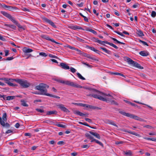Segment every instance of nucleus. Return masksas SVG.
Returning <instances> with one entry per match:
<instances>
[{"instance_id": "nucleus-3", "label": "nucleus", "mask_w": 156, "mask_h": 156, "mask_svg": "<svg viewBox=\"0 0 156 156\" xmlns=\"http://www.w3.org/2000/svg\"><path fill=\"white\" fill-rule=\"evenodd\" d=\"M119 113L123 115L134 119L136 120L139 121H144V120L143 119L135 115L129 113H126L123 111H119Z\"/></svg>"}, {"instance_id": "nucleus-46", "label": "nucleus", "mask_w": 156, "mask_h": 156, "mask_svg": "<svg viewBox=\"0 0 156 156\" xmlns=\"http://www.w3.org/2000/svg\"><path fill=\"white\" fill-rule=\"evenodd\" d=\"M76 39L77 41H79L81 42H83V43L85 41L84 40H83L80 38L79 37H76Z\"/></svg>"}, {"instance_id": "nucleus-57", "label": "nucleus", "mask_w": 156, "mask_h": 156, "mask_svg": "<svg viewBox=\"0 0 156 156\" xmlns=\"http://www.w3.org/2000/svg\"><path fill=\"white\" fill-rule=\"evenodd\" d=\"M70 71L73 73H74L76 71V70L74 68L71 67L70 68Z\"/></svg>"}, {"instance_id": "nucleus-6", "label": "nucleus", "mask_w": 156, "mask_h": 156, "mask_svg": "<svg viewBox=\"0 0 156 156\" xmlns=\"http://www.w3.org/2000/svg\"><path fill=\"white\" fill-rule=\"evenodd\" d=\"M1 13L4 16L8 18L13 23H15L16 20L12 17L10 14L5 11H2L1 12Z\"/></svg>"}, {"instance_id": "nucleus-42", "label": "nucleus", "mask_w": 156, "mask_h": 156, "mask_svg": "<svg viewBox=\"0 0 156 156\" xmlns=\"http://www.w3.org/2000/svg\"><path fill=\"white\" fill-rule=\"evenodd\" d=\"M109 124L112 125H113V126L116 127L117 128L118 127V126L114 122H113V121H112V120H111Z\"/></svg>"}, {"instance_id": "nucleus-16", "label": "nucleus", "mask_w": 156, "mask_h": 156, "mask_svg": "<svg viewBox=\"0 0 156 156\" xmlns=\"http://www.w3.org/2000/svg\"><path fill=\"white\" fill-rule=\"evenodd\" d=\"M0 123L1 125L3 126H5L6 127L8 128H9L10 127V125L9 123L6 122L5 124L4 121L2 120L1 117H0Z\"/></svg>"}, {"instance_id": "nucleus-7", "label": "nucleus", "mask_w": 156, "mask_h": 156, "mask_svg": "<svg viewBox=\"0 0 156 156\" xmlns=\"http://www.w3.org/2000/svg\"><path fill=\"white\" fill-rule=\"evenodd\" d=\"M90 90H92L93 92H94L96 93L97 94H98V95H100L101 96V95H102L103 96H109L110 97L111 95H110L109 94H105V93H104L102 92H100V91H98V90L94 89H92V88H89V89Z\"/></svg>"}, {"instance_id": "nucleus-61", "label": "nucleus", "mask_w": 156, "mask_h": 156, "mask_svg": "<svg viewBox=\"0 0 156 156\" xmlns=\"http://www.w3.org/2000/svg\"><path fill=\"white\" fill-rule=\"evenodd\" d=\"M65 47L69 48H70L72 50L73 49V47L71 46L68 44H66V45L65 46Z\"/></svg>"}, {"instance_id": "nucleus-13", "label": "nucleus", "mask_w": 156, "mask_h": 156, "mask_svg": "<svg viewBox=\"0 0 156 156\" xmlns=\"http://www.w3.org/2000/svg\"><path fill=\"white\" fill-rule=\"evenodd\" d=\"M58 66L61 67L62 69H68L70 68L69 66L64 63H61Z\"/></svg>"}, {"instance_id": "nucleus-12", "label": "nucleus", "mask_w": 156, "mask_h": 156, "mask_svg": "<svg viewBox=\"0 0 156 156\" xmlns=\"http://www.w3.org/2000/svg\"><path fill=\"white\" fill-rule=\"evenodd\" d=\"M121 131L122 132H124L128 133L130 134L134 135L136 136H139V137L140 136V135L139 134L135 132L128 131L127 130H126L125 129H122Z\"/></svg>"}, {"instance_id": "nucleus-44", "label": "nucleus", "mask_w": 156, "mask_h": 156, "mask_svg": "<svg viewBox=\"0 0 156 156\" xmlns=\"http://www.w3.org/2000/svg\"><path fill=\"white\" fill-rule=\"evenodd\" d=\"M48 96H50L51 97L55 98H57L59 99L60 98V97L57 96L55 95H53L51 94H48Z\"/></svg>"}, {"instance_id": "nucleus-25", "label": "nucleus", "mask_w": 156, "mask_h": 156, "mask_svg": "<svg viewBox=\"0 0 156 156\" xmlns=\"http://www.w3.org/2000/svg\"><path fill=\"white\" fill-rule=\"evenodd\" d=\"M8 10L11 11H13L15 10H16L18 9V8L17 7H12L11 6H8Z\"/></svg>"}, {"instance_id": "nucleus-41", "label": "nucleus", "mask_w": 156, "mask_h": 156, "mask_svg": "<svg viewBox=\"0 0 156 156\" xmlns=\"http://www.w3.org/2000/svg\"><path fill=\"white\" fill-rule=\"evenodd\" d=\"M112 74H114V75H119V76H122L124 77H125V76L123 74H122L121 73H112Z\"/></svg>"}, {"instance_id": "nucleus-64", "label": "nucleus", "mask_w": 156, "mask_h": 156, "mask_svg": "<svg viewBox=\"0 0 156 156\" xmlns=\"http://www.w3.org/2000/svg\"><path fill=\"white\" fill-rule=\"evenodd\" d=\"M81 147L83 148H88L89 147V146H88L87 145H84L83 146H82Z\"/></svg>"}, {"instance_id": "nucleus-54", "label": "nucleus", "mask_w": 156, "mask_h": 156, "mask_svg": "<svg viewBox=\"0 0 156 156\" xmlns=\"http://www.w3.org/2000/svg\"><path fill=\"white\" fill-rule=\"evenodd\" d=\"M73 104L76 105H79L83 107V106H84L83 105V104L82 103H73Z\"/></svg>"}, {"instance_id": "nucleus-11", "label": "nucleus", "mask_w": 156, "mask_h": 156, "mask_svg": "<svg viewBox=\"0 0 156 156\" xmlns=\"http://www.w3.org/2000/svg\"><path fill=\"white\" fill-rule=\"evenodd\" d=\"M15 23H15L16 26L18 27V30L20 31H22V30H25V26H21L20 24H19L17 21L16 20Z\"/></svg>"}, {"instance_id": "nucleus-8", "label": "nucleus", "mask_w": 156, "mask_h": 156, "mask_svg": "<svg viewBox=\"0 0 156 156\" xmlns=\"http://www.w3.org/2000/svg\"><path fill=\"white\" fill-rule=\"evenodd\" d=\"M56 106L59 108H60L62 111L66 112H69V111L64 106L63 104H57Z\"/></svg>"}, {"instance_id": "nucleus-24", "label": "nucleus", "mask_w": 156, "mask_h": 156, "mask_svg": "<svg viewBox=\"0 0 156 156\" xmlns=\"http://www.w3.org/2000/svg\"><path fill=\"white\" fill-rule=\"evenodd\" d=\"M16 97H20V96H8L6 97V100H7L9 101L10 100H12L13 99H14Z\"/></svg>"}, {"instance_id": "nucleus-47", "label": "nucleus", "mask_w": 156, "mask_h": 156, "mask_svg": "<svg viewBox=\"0 0 156 156\" xmlns=\"http://www.w3.org/2000/svg\"><path fill=\"white\" fill-rule=\"evenodd\" d=\"M114 32L116 33L117 34H118L120 35V36L123 37H125V36L121 32H120L119 31H114Z\"/></svg>"}, {"instance_id": "nucleus-52", "label": "nucleus", "mask_w": 156, "mask_h": 156, "mask_svg": "<svg viewBox=\"0 0 156 156\" xmlns=\"http://www.w3.org/2000/svg\"><path fill=\"white\" fill-rule=\"evenodd\" d=\"M95 142L98 144L100 145V146H102V147H103V144L101 142L99 141L98 140H97Z\"/></svg>"}, {"instance_id": "nucleus-60", "label": "nucleus", "mask_w": 156, "mask_h": 156, "mask_svg": "<svg viewBox=\"0 0 156 156\" xmlns=\"http://www.w3.org/2000/svg\"><path fill=\"white\" fill-rule=\"evenodd\" d=\"M144 127L148 128V129H151V128H153V127L149 125H146L144 126Z\"/></svg>"}, {"instance_id": "nucleus-17", "label": "nucleus", "mask_w": 156, "mask_h": 156, "mask_svg": "<svg viewBox=\"0 0 156 156\" xmlns=\"http://www.w3.org/2000/svg\"><path fill=\"white\" fill-rule=\"evenodd\" d=\"M12 79H9L8 78H5V81L6 83H7L8 85L10 86H14V84L11 83L10 81V80H12Z\"/></svg>"}, {"instance_id": "nucleus-35", "label": "nucleus", "mask_w": 156, "mask_h": 156, "mask_svg": "<svg viewBox=\"0 0 156 156\" xmlns=\"http://www.w3.org/2000/svg\"><path fill=\"white\" fill-rule=\"evenodd\" d=\"M91 109H97V110H101V108L95 106H94L91 105Z\"/></svg>"}, {"instance_id": "nucleus-53", "label": "nucleus", "mask_w": 156, "mask_h": 156, "mask_svg": "<svg viewBox=\"0 0 156 156\" xmlns=\"http://www.w3.org/2000/svg\"><path fill=\"white\" fill-rule=\"evenodd\" d=\"M49 57L51 58H58L56 56L53 55L52 54H50L48 55Z\"/></svg>"}, {"instance_id": "nucleus-15", "label": "nucleus", "mask_w": 156, "mask_h": 156, "mask_svg": "<svg viewBox=\"0 0 156 156\" xmlns=\"http://www.w3.org/2000/svg\"><path fill=\"white\" fill-rule=\"evenodd\" d=\"M133 66L135 67L138 69H143V67L142 66H141L140 64L136 62L133 61V62L131 64Z\"/></svg>"}, {"instance_id": "nucleus-63", "label": "nucleus", "mask_w": 156, "mask_h": 156, "mask_svg": "<svg viewBox=\"0 0 156 156\" xmlns=\"http://www.w3.org/2000/svg\"><path fill=\"white\" fill-rule=\"evenodd\" d=\"M123 143V141H117V142H116L115 143V144H117V145H118V144H122Z\"/></svg>"}, {"instance_id": "nucleus-38", "label": "nucleus", "mask_w": 156, "mask_h": 156, "mask_svg": "<svg viewBox=\"0 0 156 156\" xmlns=\"http://www.w3.org/2000/svg\"><path fill=\"white\" fill-rule=\"evenodd\" d=\"M39 55L43 57H46L48 55V54L44 52H40Z\"/></svg>"}, {"instance_id": "nucleus-33", "label": "nucleus", "mask_w": 156, "mask_h": 156, "mask_svg": "<svg viewBox=\"0 0 156 156\" xmlns=\"http://www.w3.org/2000/svg\"><path fill=\"white\" fill-rule=\"evenodd\" d=\"M21 105L25 107H28V105L26 103V102L24 100H21Z\"/></svg>"}, {"instance_id": "nucleus-34", "label": "nucleus", "mask_w": 156, "mask_h": 156, "mask_svg": "<svg viewBox=\"0 0 156 156\" xmlns=\"http://www.w3.org/2000/svg\"><path fill=\"white\" fill-rule=\"evenodd\" d=\"M3 121H6L7 120V114L5 112L3 115L2 117Z\"/></svg>"}, {"instance_id": "nucleus-36", "label": "nucleus", "mask_w": 156, "mask_h": 156, "mask_svg": "<svg viewBox=\"0 0 156 156\" xmlns=\"http://www.w3.org/2000/svg\"><path fill=\"white\" fill-rule=\"evenodd\" d=\"M6 25L7 26L11 28H12L14 30L16 29V27L15 26H14L13 25H10V24H7Z\"/></svg>"}, {"instance_id": "nucleus-23", "label": "nucleus", "mask_w": 156, "mask_h": 156, "mask_svg": "<svg viewBox=\"0 0 156 156\" xmlns=\"http://www.w3.org/2000/svg\"><path fill=\"white\" fill-rule=\"evenodd\" d=\"M100 49H102L105 52V53L108 54H111V51L108 50L106 48L103 47H100Z\"/></svg>"}, {"instance_id": "nucleus-39", "label": "nucleus", "mask_w": 156, "mask_h": 156, "mask_svg": "<svg viewBox=\"0 0 156 156\" xmlns=\"http://www.w3.org/2000/svg\"><path fill=\"white\" fill-rule=\"evenodd\" d=\"M52 122H53L51 120L49 119L44 120L42 122V123H47L48 124H50Z\"/></svg>"}, {"instance_id": "nucleus-30", "label": "nucleus", "mask_w": 156, "mask_h": 156, "mask_svg": "<svg viewBox=\"0 0 156 156\" xmlns=\"http://www.w3.org/2000/svg\"><path fill=\"white\" fill-rule=\"evenodd\" d=\"M84 56L85 57H87V58H90V59H92L93 60H96V59L95 58H93V57H91V56H90L88 54H87L84 53Z\"/></svg>"}, {"instance_id": "nucleus-45", "label": "nucleus", "mask_w": 156, "mask_h": 156, "mask_svg": "<svg viewBox=\"0 0 156 156\" xmlns=\"http://www.w3.org/2000/svg\"><path fill=\"white\" fill-rule=\"evenodd\" d=\"M86 47L87 48L90 49L91 50L93 51H94L95 49V48L94 47H91V46H89L88 45Z\"/></svg>"}, {"instance_id": "nucleus-5", "label": "nucleus", "mask_w": 156, "mask_h": 156, "mask_svg": "<svg viewBox=\"0 0 156 156\" xmlns=\"http://www.w3.org/2000/svg\"><path fill=\"white\" fill-rule=\"evenodd\" d=\"M66 85L68 86L78 88H81L82 87L75 83L67 80Z\"/></svg>"}, {"instance_id": "nucleus-51", "label": "nucleus", "mask_w": 156, "mask_h": 156, "mask_svg": "<svg viewBox=\"0 0 156 156\" xmlns=\"http://www.w3.org/2000/svg\"><path fill=\"white\" fill-rule=\"evenodd\" d=\"M156 15V13L154 11H152L151 13V16L153 17H155Z\"/></svg>"}, {"instance_id": "nucleus-22", "label": "nucleus", "mask_w": 156, "mask_h": 156, "mask_svg": "<svg viewBox=\"0 0 156 156\" xmlns=\"http://www.w3.org/2000/svg\"><path fill=\"white\" fill-rule=\"evenodd\" d=\"M57 112L55 110H53L51 111H48L47 112V115H51L55 114L56 115L57 114Z\"/></svg>"}, {"instance_id": "nucleus-2", "label": "nucleus", "mask_w": 156, "mask_h": 156, "mask_svg": "<svg viewBox=\"0 0 156 156\" xmlns=\"http://www.w3.org/2000/svg\"><path fill=\"white\" fill-rule=\"evenodd\" d=\"M89 96L98 99L103 101H106L108 103L110 102L111 104L112 105H118V103L116 102L115 101L112 100H111V99H109L108 98H104L102 96L100 95H97V94H90Z\"/></svg>"}, {"instance_id": "nucleus-28", "label": "nucleus", "mask_w": 156, "mask_h": 156, "mask_svg": "<svg viewBox=\"0 0 156 156\" xmlns=\"http://www.w3.org/2000/svg\"><path fill=\"white\" fill-rule=\"evenodd\" d=\"M124 154L127 156H132V152L131 151L129 150L128 151H124Z\"/></svg>"}, {"instance_id": "nucleus-4", "label": "nucleus", "mask_w": 156, "mask_h": 156, "mask_svg": "<svg viewBox=\"0 0 156 156\" xmlns=\"http://www.w3.org/2000/svg\"><path fill=\"white\" fill-rule=\"evenodd\" d=\"M15 81L17 83L20 84L23 88H27L30 85V83L26 80H24L20 79H15Z\"/></svg>"}, {"instance_id": "nucleus-48", "label": "nucleus", "mask_w": 156, "mask_h": 156, "mask_svg": "<svg viewBox=\"0 0 156 156\" xmlns=\"http://www.w3.org/2000/svg\"><path fill=\"white\" fill-rule=\"evenodd\" d=\"M72 50H76V51H77L79 52V54H82V52L80 50H79L78 49L74 47H73V49Z\"/></svg>"}, {"instance_id": "nucleus-21", "label": "nucleus", "mask_w": 156, "mask_h": 156, "mask_svg": "<svg viewBox=\"0 0 156 156\" xmlns=\"http://www.w3.org/2000/svg\"><path fill=\"white\" fill-rule=\"evenodd\" d=\"M125 60L127 62L128 64L131 65L132 64L133 61L131 59L127 57H126L125 58Z\"/></svg>"}, {"instance_id": "nucleus-18", "label": "nucleus", "mask_w": 156, "mask_h": 156, "mask_svg": "<svg viewBox=\"0 0 156 156\" xmlns=\"http://www.w3.org/2000/svg\"><path fill=\"white\" fill-rule=\"evenodd\" d=\"M139 54L142 56H146L149 55L148 52L145 51H140L139 52Z\"/></svg>"}, {"instance_id": "nucleus-32", "label": "nucleus", "mask_w": 156, "mask_h": 156, "mask_svg": "<svg viewBox=\"0 0 156 156\" xmlns=\"http://www.w3.org/2000/svg\"><path fill=\"white\" fill-rule=\"evenodd\" d=\"M86 30L87 31H89L90 32H91L93 34H97V32L94 30L92 29H90L88 28H87L86 29Z\"/></svg>"}, {"instance_id": "nucleus-20", "label": "nucleus", "mask_w": 156, "mask_h": 156, "mask_svg": "<svg viewBox=\"0 0 156 156\" xmlns=\"http://www.w3.org/2000/svg\"><path fill=\"white\" fill-rule=\"evenodd\" d=\"M33 51L32 49L30 48H27L26 47H25L23 49V51L25 53H30Z\"/></svg>"}, {"instance_id": "nucleus-55", "label": "nucleus", "mask_w": 156, "mask_h": 156, "mask_svg": "<svg viewBox=\"0 0 156 156\" xmlns=\"http://www.w3.org/2000/svg\"><path fill=\"white\" fill-rule=\"evenodd\" d=\"M59 82L60 83L66 85L67 80L66 81H64V80H60L59 81Z\"/></svg>"}, {"instance_id": "nucleus-59", "label": "nucleus", "mask_w": 156, "mask_h": 156, "mask_svg": "<svg viewBox=\"0 0 156 156\" xmlns=\"http://www.w3.org/2000/svg\"><path fill=\"white\" fill-rule=\"evenodd\" d=\"M98 41V43L101 44L103 45L104 46H106V45L103 44V43H104V41H101V40H99V41Z\"/></svg>"}, {"instance_id": "nucleus-9", "label": "nucleus", "mask_w": 156, "mask_h": 156, "mask_svg": "<svg viewBox=\"0 0 156 156\" xmlns=\"http://www.w3.org/2000/svg\"><path fill=\"white\" fill-rule=\"evenodd\" d=\"M42 20L44 22L49 23V24H50L51 25L52 27H53L54 28H56V26L55 25L54 23L50 20H49L47 18H46L45 17L43 18H42Z\"/></svg>"}, {"instance_id": "nucleus-31", "label": "nucleus", "mask_w": 156, "mask_h": 156, "mask_svg": "<svg viewBox=\"0 0 156 156\" xmlns=\"http://www.w3.org/2000/svg\"><path fill=\"white\" fill-rule=\"evenodd\" d=\"M144 138L146 140H151L152 141L156 142V138H151L149 137H144Z\"/></svg>"}, {"instance_id": "nucleus-19", "label": "nucleus", "mask_w": 156, "mask_h": 156, "mask_svg": "<svg viewBox=\"0 0 156 156\" xmlns=\"http://www.w3.org/2000/svg\"><path fill=\"white\" fill-rule=\"evenodd\" d=\"M89 133L94 136L96 138H97L98 139H100L101 138V137L100 136V135L96 133H94L92 131H89Z\"/></svg>"}, {"instance_id": "nucleus-56", "label": "nucleus", "mask_w": 156, "mask_h": 156, "mask_svg": "<svg viewBox=\"0 0 156 156\" xmlns=\"http://www.w3.org/2000/svg\"><path fill=\"white\" fill-rule=\"evenodd\" d=\"M92 40L93 41L95 42H97L98 43V41H99V40L98 39V38H95L94 37L92 38Z\"/></svg>"}, {"instance_id": "nucleus-14", "label": "nucleus", "mask_w": 156, "mask_h": 156, "mask_svg": "<svg viewBox=\"0 0 156 156\" xmlns=\"http://www.w3.org/2000/svg\"><path fill=\"white\" fill-rule=\"evenodd\" d=\"M74 113L82 116H86L88 117L89 115V114L88 113L84 114L77 110L75 111L74 112Z\"/></svg>"}, {"instance_id": "nucleus-43", "label": "nucleus", "mask_w": 156, "mask_h": 156, "mask_svg": "<svg viewBox=\"0 0 156 156\" xmlns=\"http://www.w3.org/2000/svg\"><path fill=\"white\" fill-rule=\"evenodd\" d=\"M139 42L140 43H142L143 44V45H146L147 46H149V45L147 44V43L146 42L144 41H143L142 40H140L139 41Z\"/></svg>"}, {"instance_id": "nucleus-10", "label": "nucleus", "mask_w": 156, "mask_h": 156, "mask_svg": "<svg viewBox=\"0 0 156 156\" xmlns=\"http://www.w3.org/2000/svg\"><path fill=\"white\" fill-rule=\"evenodd\" d=\"M41 37L42 38L46 39L47 40L51 41V42L55 43L56 44H58V42L55 41L53 39H50L49 37L47 35H42L41 36Z\"/></svg>"}, {"instance_id": "nucleus-29", "label": "nucleus", "mask_w": 156, "mask_h": 156, "mask_svg": "<svg viewBox=\"0 0 156 156\" xmlns=\"http://www.w3.org/2000/svg\"><path fill=\"white\" fill-rule=\"evenodd\" d=\"M137 34L139 36H143L144 35L142 31L140 30H137Z\"/></svg>"}, {"instance_id": "nucleus-37", "label": "nucleus", "mask_w": 156, "mask_h": 156, "mask_svg": "<svg viewBox=\"0 0 156 156\" xmlns=\"http://www.w3.org/2000/svg\"><path fill=\"white\" fill-rule=\"evenodd\" d=\"M85 136L87 138L89 139L90 140L93 139V137L88 133H86L85 134Z\"/></svg>"}, {"instance_id": "nucleus-40", "label": "nucleus", "mask_w": 156, "mask_h": 156, "mask_svg": "<svg viewBox=\"0 0 156 156\" xmlns=\"http://www.w3.org/2000/svg\"><path fill=\"white\" fill-rule=\"evenodd\" d=\"M77 75L78 77L80 78V79L82 80H85V79L83 77V76H82L79 73H77Z\"/></svg>"}, {"instance_id": "nucleus-27", "label": "nucleus", "mask_w": 156, "mask_h": 156, "mask_svg": "<svg viewBox=\"0 0 156 156\" xmlns=\"http://www.w3.org/2000/svg\"><path fill=\"white\" fill-rule=\"evenodd\" d=\"M110 38L112 39V40H113L114 41H116V43H117L118 44H125L124 43L121 42L120 41H119L118 40H117L116 39L112 37H110Z\"/></svg>"}, {"instance_id": "nucleus-62", "label": "nucleus", "mask_w": 156, "mask_h": 156, "mask_svg": "<svg viewBox=\"0 0 156 156\" xmlns=\"http://www.w3.org/2000/svg\"><path fill=\"white\" fill-rule=\"evenodd\" d=\"M85 120L86 121H87L89 122H92L91 120L89 118H86L85 119Z\"/></svg>"}, {"instance_id": "nucleus-50", "label": "nucleus", "mask_w": 156, "mask_h": 156, "mask_svg": "<svg viewBox=\"0 0 156 156\" xmlns=\"http://www.w3.org/2000/svg\"><path fill=\"white\" fill-rule=\"evenodd\" d=\"M36 110L41 113H43L44 112V111L43 109L40 108H37L36 109Z\"/></svg>"}, {"instance_id": "nucleus-58", "label": "nucleus", "mask_w": 156, "mask_h": 156, "mask_svg": "<svg viewBox=\"0 0 156 156\" xmlns=\"http://www.w3.org/2000/svg\"><path fill=\"white\" fill-rule=\"evenodd\" d=\"M81 62L83 64L86 65L89 67H91L92 66L90 65L89 64L87 63L84 62Z\"/></svg>"}, {"instance_id": "nucleus-1", "label": "nucleus", "mask_w": 156, "mask_h": 156, "mask_svg": "<svg viewBox=\"0 0 156 156\" xmlns=\"http://www.w3.org/2000/svg\"><path fill=\"white\" fill-rule=\"evenodd\" d=\"M49 86L48 85L41 83L39 85L36 86L35 87V89L40 91L39 92H40L41 94L48 96L49 94L47 93V88Z\"/></svg>"}, {"instance_id": "nucleus-26", "label": "nucleus", "mask_w": 156, "mask_h": 156, "mask_svg": "<svg viewBox=\"0 0 156 156\" xmlns=\"http://www.w3.org/2000/svg\"><path fill=\"white\" fill-rule=\"evenodd\" d=\"M72 28L74 30H76L77 29L82 30H84V29H83L82 27L77 26H72Z\"/></svg>"}, {"instance_id": "nucleus-49", "label": "nucleus", "mask_w": 156, "mask_h": 156, "mask_svg": "<svg viewBox=\"0 0 156 156\" xmlns=\"http://www.w3.org/2000/svg\"><path fill=\"white\" fill-rule=\"evenodd\" d=\"M56 125L57 126H58V127H61L62 128H65L66 127L65 125H62V124H58Z\"/></svg>"}]
</instances>
